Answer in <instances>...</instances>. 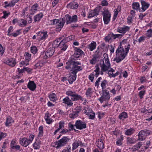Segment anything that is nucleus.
<instances>
[{"label": "nucleus", "instance_id": "52", "mask_svg": "<svg viewBox=\"0 0 152 152\" xmlns=\"http://www.w3.org/2000/svg\"><path fill=\"white\" fill-rule=\"evenodd\" d=\"M108 74L110 77H115L117 75L119 74V72H117L115 73L114 74H113V73L111 74L110 73H108Z\"/></svg>", "mask_w": 152, "mask_h": 152}, {"label": "nucleus", "instance_id": "18", "mask_svg": "<svg viewBox=\"0 0 152 152\" xmlns=\"http://www.w3.org/2000/svg\"><path fill=\"white\" fill-rule=\"evenodd\" d=\"M6 63L12 67L14 66L16 64L15 60L13 58L8 59L6 61Z\"/></svg>", "mask_w": 152, "mask_h": 152}, {"label": "nucleus", "instance_id": "57", "mask_svg": "<svg viewBox=\"0 0 152 152\" xmlns=\"http://www.w3.org/2000/svg\"><path fill=\"white\" fill-rule=\"evenodd\" d=\"M3 13L4 14V15L3 16L2 18H6L8 16V15L10 14V12L7 13V12L6 11H3Z\"/></svg>", "mask_w": 152, "mask_h": 152}, {"label": "nucleus", "instance_id": "53", "mask_svg": "<svg viewBox=\"0 0 152 152\" xmlns=\"http://www.w3.org/2000/svg\"><path fill=\"white\" fill-rule=\"evenodd\" d=\"M7 136V134L5 133H4L2 132H0V140H1L2 138H4Z\"/></svg>", "mask_w": 152, "mask_h": 152}, {"label": "nucleus", "instance_id": "15", "mask_svg": "<svg viewBox=\"0 0 152 152\" xmlns=\"http://www.w3.org/2000/svg\"><path fill=\"white\" fill-rule=\"evenodd\" d=\"M65 43L64 42V40H62L58 44H56V45H58L57 47H59L61 49V51H64L67 48V45L65 44Z\"/></svg>", "mask_w": 152, "mask_h": 152}, {"label": "nucleus", "instance_id": "58", "mask_svg": "<svg viewBox=\"0 0 152 152\" xmlns=\"http://www.w3.org/2000/svg\"><path fill=\"white\" fill-rule=\"evenodd\" d=\"M68 126L69 128H70V129H69V130L70 131L74 129V125L70 123L69 124Z\"/></svg>", "mask_w": 152, "mask_h": 152}, {"label": "nucleus", "instance_id": "32", "mask_svg": "<svg viewBox=\"0 0 152 152\" xmlns=\"http://www.w3.org/2000/svg\"><path fill=\"white\" fill-rule=\"evenodd\" d=\"M92 90V89L91 88H88L86 94L87 97H91L92 94L93 93V91Z\"/></svg>", "mask_w": 152, "mask_h": 152}, {"label": "nucleus", "instance_id": "10", "mask_svg": "<svg viewBox=\"0 0 152 152\" xmlns=\"http://www.w3.org/2000/svg\"><path fill=\"white\" fill-rule=\"evenodd\" d=\"M55 51V48L54 47L49 48L45 53L44 57V58L47 59L48 58L51 56L53 55Z\"/></svg>", "mask_w": 152, "mask_h": 152}, {"label": "nucleus", "instance_id": "41", "mask_svg": "<svg viewBox=\"0 0 152 152\" xmlns=\"http://www.w3.org/2000/svg\"><path fill=\"white\" fill-rule=\"evenodd\" d=\"M112 35L113 37V39H115L116 38H121L123 35L122 34H114L113 33H112Z\"/></svg>", "mask_w": 152, "mask_h": 152}, {"label": "nucleus", "instance_id": "21", "mask_svg": "<svg viewBox=\"0 0 152 152\" xmlns=\"http://www.w3.org/2000/svg\"><path fill=\"white\" fill-rule=\"evenodd\" d=\"M20 143L23 146L26 147L31 142L27 138H23L20 140Z\"/></svg>", "mask_w": 152, "mask_h": 152}, {"label": "nucleus", "instance_id": "55", "mask_svg": "<svg viewBox=\"0 0 152 152\" xmlns=\"http://www.w3.org/2000/svg\"><path fill=\"white\" fill-rule=\"evenodd\" d=\"M72 22H76L77 19V16L76 15H74L73 16L72 18Z\"/></svg>", "mask_w": 152, "mask_h": 152}, {"label": "nucleus", "instance_id": "30", "mask_svg": "<svg viewBox=\"0 0 152 152\" xmlns=\"http://www.w3.org/2000/svg\"><path fill=\"white\" fill-rule=\"evenodd\" d=\"M96 46V42H94L88 45V48L91 51H92L95 48Z\"/></svg>", "mask_w": 152, "mask_h": 152}, {"label": "nucleus", "instance_id": "64", "mask_svg": "<svg viewBox=\"0 0 152 152\" xmlns=\"http://www.w3.org/2000/svg\"><path fill=\"white\" fill-rule=\"evenodd\" d=\"M71 148L70 147H68L67 149H64L62 152H71Z\"/></svg>", "mask_w": 152, "mask_h": 152}, {"label": "nucleus", "instance_id": "42", "mask_svg": "<svg viewBox=\"0 0 152 152\" xmlns=\"http://www.w3.org/2000/svg\"><path fill=\"white\" fill-rule=\"evenodd\" d=\"M39 133L38 134V136L41 137L43 135V127L42 126H40L39 127Z\"/></svg>", "mask_w": 152, "mask_h": 152}, {"label": "nucleus", "instance_id": "26", "mask_svg": "<svg viewBox=\"0 0 152 152\" xmlns=\"http://www.w3.org/2000/svg\"><path fill=\"white\" fill-rule=\"evenodd\" d=\"M80 111V109H79L78 110L75 111L73 113L69 114V116L70 118L73 119L77 117L78 116V114Z\"/></svg>", "mask_w": 152, "mask_h": 152}, {"label": "nucleus", "instance_id": "4", "mask_svg": "<svg viewBox=\"0 0 152 152\" xmlns=\"http://www.w3.org/2000/svg\"><path fill=\"white\" fill-rule=\"evenodd\" d=\"M104 60L105 64H104L103 60L100 61V67L102 70L106 72L107 71L110 67V64L109 61L108 56H107V58L104 57Z\"/></svg>", "mask_w": 152, "mask_h": 152}, {"label": "nucleus", "instance_id": "62", "mask_svg": "<svg viewBox=\"0 0 152 152\" xmlns=\"http://www.w3.org/2000/svg\"><path fill=\"white\" fill-rule=\"evenodd\" d=\"M102 4L103 6H106L108 4V3L107 1L103 0L102 2Z\"/></svg>", "mask_w": 152, "mask_h": 152}, {"label": "nucleus", "instance_id": "20", "mask_svg": "<svg viewBox=\"0 0 152 152\" xmlns=\"http://www.w3.org/2000/svg\"><path fill=\"white\" fill-rule=\"evenodd\" d=\"M78 4L76 2H71L67 5V7L70 9H77L78 7Z\"/></svg>", "mask_w": 152, "mask_h": 152}, {"label": "nucleus", "instance_id": "2", "mask_svg": "<svg viewBox=\"0 0 152 152\" xmlns=\"http://www.w3.org/2000/svg\"><path fill=\"white\" fill-rule=\"evenodd\" d=\"M129 46L130 45H128L127 47L125 48V50H124L121 45L120 44L116 51V56L114 61H116L117 63H118L123 60L128 52Z\"/></svg>", "mask_w": 152, "mask_h": 152}, {"label": "nucleus", "instance_id": "17", "mask_svg": "<svg viewBox=\"0 0 152 152\" xmlns=\"http://www.w3.org/2000/svg\"><path fill=\"white\" fill-rule=\"evenodd\" d=\"M39 37V39L42 40L45 39L47 37V31L39 32L37 35Z\"/></svg>", "mask_w": 152, "mask_h": 152}, {"label": "nucleus", "instance_id": "19", "mask_svg": "<svg viewBox=\"0 0 152 152\" xmlns=\"http://www.w3.org/2000/svg\"><path fill=\"white\" fill-rule=\"evenodd\" d=\"M27 87L31 90L34 91L35 89L36 86L34 81H31L29 82Z\"/></svg>", "mask_w": 152, "mask_h": 152}, {"label": "nucleus", "instance_id": "1", "mask_svg": "<svg viewBox=\"0 0 152 152\" xmlns=\"http://www.w3.org/2000/svg\"><path fill=\"white\" fill-rule=\"evenodd\" d=\"M76 57L72 58L66 62V66L65 68L66 69H69L72 70L68 78V80L69 83L72 84L76 80V73L79 71L82 70V68L81 66H78L81 64L79 62L76 61Z\"/></svg>", "mask_w": 152, "mask_h": 152}, {"label": "nucleus", "instance_id": "39", "mask_svg": "<svg viewBox=\"0 0 152 152\" xmlns=\"http://www.w3.org/2000/svg\"><path fill=\"white\" fill-rule=\"evenodd\" d=\"M76 52L75 54L77 55H82L84 54V52L83 51L79 48H77L76 50Z\"/></svg>", "mask_w": 152, "mask_h": 152}, {"label": "nucleus", "instance_id": "37", "mask_svg": "<svg viewBox=\"0 0 152 152\" xmlns=\"http://www.w3.org/2000/svg\"><path fill=\"white\" fill-rule=\"evenodd\" d=\"M27 24V22L26 20H24L21 19L19 23V25L20 26H25Z\"/></svg>", "mask_w": 152, "mask_h": 152}, {"label": "nucleus", "instance_id": "43", "mask_svg": "<svg viewBox=\"0 0 152 152\" xmlns=\"http://www.w3.org/2000/svg\"><path fill=\"white\" fill-rule=\"evenodd\" d=\"M50 23L51 25H56L57 24L58 22H59V20L55 19L50 20Z\"/></svg>", "mask_w": 152, "mask_h": 152}, {"label": "nucleus", "instance_id": "33", "mask_svg": "<svg viewBox=\"0 0 152 152\" xmlns=\"http://www.w3.org/2000/svg\"><path fill=\"white\" fill-rule=\"evenodd\" d=\"M13 122L11 117H9L7 118L6 121L5 123V125L6 126H9L10 124Z\"/></svg>", "mask_w": 152, "mask_h": 152}, {"label": "nucleus", "instance_id": "63", "mask_svg": "<svg viewBox=\"0 0 152 152\" xmlns=\"http://www.w3.org/2000/svg\"><path fill=\"white\" fill-rule=\"evenodd\" d=\"M145 38V37L142 36L140 37V38L138 39V42H142L143 41Z\"/></svg>", "mask_w": 152, "mask_h": 152}, {"label": "nucleus", "instance_id": "54", "mask_svg": "<svg viewBox=\"0 0 152 152\" xmlns=\"http://www.w3.org/2000/svg\"><path fill=\"white\" fill-rule=\"evenodd\" d=\"M142 142H139L136 145H134V146L135 147V148H137V150L139 149L141 146L142 145Z\"/></svg>", "mask_w": 152, "mask_h": 152}, {"label": "nucleus", "instance_id": "23", "mask_svg": "<svg viewBox=\"0 0 152 152\" xmlns=\"http://www.w3.org/2000/svg\"><path fill=\"white\" fill-rule=\"evenodd\" d=\"M50 114L48 113H46L45 116V119L48 124H50L53 122V121L50 118Z\"/></svg>", "mask_w": 152, "mask_h": 152}, {"label": "nucleus", "instance_id": "24", "mask_svg": "<svg viewBox=\"0 0 152 152\" xmlns=\"http://www.w3.org/2000/svg\"><path fill=\"white\" fill-rule=\"evenodd\" d=\"M63 24L62 22L59 20V22H58L56 25V30L58 31H60L63 26Z\"/></svg>", "mask_w": 152, "mask_h": 152}, {"label": "nucleus", "instance_id": "6", "mask_svg": "<svg viewBox=\"0 0 152 152\" xmlns=\"http://www.w3.org/2000/svg\"><path fill=\"white\" fill-rule=\"evenodd\" d=\"M151 133V132L149 130L145 129L140 131L138 134V140H144L146 137Z\"/></svg>", "mask_w": 152, "mask_h": 152}, {"label": "nucleus", "instance_id": "12", "mask_svg": "<svg viewBox=\"0 0 152 152\" xmlns=\"http://www.w3.org/2000/svg\"><path fill=\"white\" fill-rule=\"evenodd\" d=\"M99 10V7H96L93 11H91L89 12L88 18L97 15Z\"/></svg>", "mask_w": 152, "mask_h": 152}, {"label": "nucleus", "instance_id": "47", "mask_svg": "<svg viewBox=\"0 0 152 152\" xmlns=\"http://www.w3.org/2000/svg\"><path fill=\"white\" fill-rule=\"evenodd\" d=\"M33 147L34 149H38L40 148L39 144V143L35 142L33 145Z\"/></svg>", "mask_w": 152, "mask_h": 152}, {"label": "nucleus", "instance_id": "27", "mask_svg": "<svg viewBox=\"0 0 152 152\" xmlns=\"http://www.w3.org/2000/svg\"><path fill=\"white\" fill-rule=\"evenodd\" d=\"M136 142V140L135 139L130 137H128L127 138V144L128 145L134 143Z\"/></svg>", "mask_w": 152, "mask_h": 152}, {"label": "nucleus", "instance_id": "35", "mask_svg": "<svg viewBox=\"0 0 152 152\" xmlns=\"http://www.w3.org/2000/svg\"><path fill=\"white\" fill-rule=\"evenodd\" d=\"M66 18V23L68 24L72 22V18L68 14L66 15H65Z\"/></svg>", "mask_w": 152, "mask_h": 152}, {"label": "nucleus", "instance_id": "45", "mask_svg": "<svg viewBox=\"0 0 152 152\" xmlns=\"http://www.w3.org/2000/svg\"><path fill=\"white\" fill-rule=\"evenodd\" d=\"M31 54L27 53H26L25 54V58L26 59V60H27L28 61L30 60V58L31 56Z\"/></svg>", "mask_w": 152, "mask_h": 152}, {"label": "nucleus", "instance_id": "9", "mask_svg": "<svg viewBox=\"0 0 152 152\" xmlns=\"http://www.w3.org/2000/svg\"><path fill=\"white\" fill-rule=\"evenodd\" d=\"M75 126L76 129L80 130L86 128V124L80 120L76 121Z\"/></svg>", "mask_w": 152, "mask_h": 152}, {"label": "nucleus", "instance_id": "38", "mask_svg": "<svg viewBox=\"0 0 152 152\" xmlns=\"http://www.w3.org/2000/svg\"><path fill=\"white\" fill-rule=\"evenodd\" d=\"M49 98L50 100L53 102H55L56 100V95L53 93L49 95Z\"/></svg>", "mask_w": 152, "mask_h": 152}, {"label": "nucleus", "instance_id": "61", "mask_svg": "<svg viewBox=\"0 0 152 152\" xmlns=\"http://www.w3.org/2000/svg\"><path fill=\"white\" fill-rule=\"evenodd\" d=\"M107 82V81L105 80H104L102 81L101 84V86L103 89V87L106 85V83Z\"/></svg>", "mask_w": 152, "mask_h": 152}, {"label": "nucleus", "instance_id": "14", "mask_svg": "<svg viewBox=\"0 0 152 152\" xmlns=\"http://www.w3.org/2000/svg\"><path fill=\"white\" fill-rule=\"evenodd\" d=\"M141 3L142 4V7L140 10V12H144L149 7V4L146 3L145 1L141 0Z\"/></svg>", "mask_w": 152, "mask_h": 152}, {"label": "nucleus", "instance_id": "48", "mask_svg": "<svg viewBox=\"0 0 152 152\" xmlns=\"http://www.w3.org/2000/svg\"><path fill=\"white\" fill-rule=\"evenodd\" d=\"M123 140V138L122 136L121 137L120 139H119L116 142V144L118 145H121L122 144L121 141Z\"/></svg>", "mask_w": 152, "mask_h": 152}, {"label": "nucleus", "instance_id": "13", "mask_svg": "<svg viewBox=\"0 0 152 152\" xmlns=\"http://www.w3.org/2000/svg\"><path fill=\"white\" fill-rule=\"evenodd\" d=\"M130 29L129 27L128 26H124L123 27H118L117 30V32L124 34L127 31H129Z\"/></svg>", "mask_w": 152, "mask_h": 152}, {"label": "nucleus", "instance_id": "22", "mask_svg": "<svg viewBox=\"0 0 152 152\" xmlns=\"http://www.w3.org/2000/svg\"><path fill=\"white\" fill-rule=\"evenodd\" d=\"M82 144V142L81 141H75L72 144L73 146L72 150L73 151L74 150L78 147L79 145H81Z\"/></svg>", "mask_w": 152, "mask_h": 152}, {"label": "nucleus", "instance_id": "40", "mask_svg": "<svg viewBox=\"0 0 152 152\" xmlns=\"http://www.w3.org/2000/svg\"><path fill=\"white\" fill-rule=\"evenodd\" d=\"M37 47L35 46H32L31 47V52L33 54H34L37 52Z\"/></svg>", "mask_w": 152, "mask_h": 152}, {"label": "nucleus", "instance_id": "16", "mask_svg": "<svg viewBox=\"0 0 152 152\" xmlns=\"http://www.w3.org/2000/svg\"><path fill=\"white\" fill-rule=\"evenodd\" d=\"M72 101V99H70L68 96L66 97L63 100V103L70 106H72L73 104V103L71 102Z\"/></svg>", "mask_w": 152, "mask_h": 152}, {"label": "nucleus", "instance_id": "56", "mask_svg": "<svg viewBox=\"0 0 152 152\" xmlns=\"http://www.w3.org/2000/svg\"><path fill=\"white\" fill-rule=\"evenodd\" d=\"M38 7V4H34L33 5L32 7L31 10L37 11V8Z\"/></svg>", "mask_w": 152, "mask_h": 152}, {"label": "nucleus", "instance_id": "25", "mask_svg": "<svg viewBox=\"0 0 152 152\" xmlns=\"http://www.w3.org/2000/svg\"><path fill=\"white\" fill-rule=\"evenodd\" d=\"M43 16V14L42 13H40L35 16L34 17V22H36L37 21H39L40 19L42 18Z\"/></svg>", "mask_w": 152, "mask_h": 152}, {"label": "nucleus", "instance_id": "50", "mask_svg": "<svg viewBox=\"0 0 152 152\" xmlns=\"http://www.w3.org/2000/svg\"><path fill=\"white\" fill-rule=\"evenodd\" d=\"M13 31V27L12 26H10L8 30L7 35L9 36L11 35L12 34H10V33L12 32Z\"/></svg>", "mask_w": 152, "mask_h": 152}, {"label": "nucleus", "instance_id": "34", "mask_svg": "<svg viewBox=\"0 0 152 152\" xmlns=\"http://www.w3.org/2000/svg\"><path fill=\"white\" fill-rule=\"evenodd\" d=\"M112 33H111L108 34L107 36L105 37V40L106 41L109 42L110 40H113V37L112 35Z\"/></svg>", "mask_w": 152, "mask_h": 152}, {"label": "nucleus", "instance_id": "8", "mask_svg": "<svg viewBox=\"0 0 152 152\" xmlns=\"http://www.w3.org/2000/svg\"><path fill=\"white\" fill-rule=\"evenodd\" d=\"M110 98L109 91L107 90H104L103 91L102 95L99 99V100L102 103L104 101L109 100Z\"/></svg>", "mask_w": 152, "mask_h": 152}, {"label": "nucleus", "instance_id": "31", "mask_svg": "<svg viewBox=\"0 0 152 152\" xmlns=\"http://www.w3.org/2000/svg\"><path fill=\"white\" fill-rule=\"evenodd\" d=\"M132 8L136 10H139L140 11V5L138 2H134L132 4Z\"/></svg>", "mask_w": 152, "mask_h": 152}, {"label": "nucleus", "instance_id": "28", "mask_svg": "<svg viewBox=\"0 0 152 152\" xmlns=\"http://www.w3.org/2000/svg\"><path fill=\"white\" fill-rule=\"evenodd\" d=\"M75 38V36L74 35H72L66 37L65 39H63L62 40H64V42L66 43L74 39Z\"/></svg>", "mask_w": 152, "mask_h": 152}, {"label": "nucleus", "instance_id": "36", "mask_svg": "<svg viewBox=\"0 0 152 152\" xmlns=\"http://www.w3.org/2000/svg\"><path fill=\"white\" fill-rule=\"evenodd\" d=\"M134 132V130L133 128H131L127 130L125 132V134L127 135H130L133 134Z\"/></svg>", "mask_w": 152, "mask_h": 152}, {"label": "nucleus", "instance_id": "5", "mask_svg": "<svg viewBox=\"0 0 152 152\" xmlns=\"http://www.w3.org/2000/svg\"><path fill=\"white\" fill-rule=\"evenodd\" d=\"M103 10L104 11H102V14L103 21L105 24H107L110 21L111 15L107 9L105 8Z\"/></svg>", "mask_w": 152, "mask_h": 152}, {"label": "nucleus", "instance_id": "11", "mask_svg": "<svg viewBox=\"0 0 152 152\" xmlns=\"http://www.w3.org/2000/svg\"><path fill=\"white\" fill-rule=\"evenodd\" d=\"M104 142L103 138L102 137L100 139H98L96 141V144L100 149H102L104 148Z\"/></svg>", "mask_w": 152, "mask_h": 152}, {"label": "nucleus", "instance_id": "7", "mask_svg": "<svg viewBox=\"0 0 152 152\" xmlns=\"http://www.w3.org/2000/svg\"><path fill=\"white\" fill-rule=\"evenodd\" d=\"M66 94L67 95L71 96L73 101H77L82 99V97L80 95L77 94L75 92L69 91L66 92Z\"/></svg>", "mask_w": 152, "mask_h": 152}, {"label": "nucleus", "instance_id": "46", "mask_svg": "<svg viewBox=\"0 0 152 152\" xmlns=\"http://www.w3.org/2000/svg\"><path fill=\"white\" fill-rule=\"evenodd\" d=\"M94 73V72H92L91 75L89 76V79L91 80V82H93L94 80V76L95 75Z\"/></svg>", "mask_w": 152, "mask_h": 152}, {"label": "nucleus", "instance_id": "59", "mask_svg": "<svg viewBox=\"0 0 152 152\" xmlns=\"http://www.w3.org/2000/svg\"><path fill=\"white\" fill-rule=\"evenodd\" d=\"M19 34V31L17 30L16 32L12 34L11 35L13 36L14 37H16Z\"/></svg>", "mask_w": 152, "mask_h": 152}, {"label": "nucleus", "instance_id": "29", "mask_svg": "<svg viewBox=\"0 0 152 152\" xmlns=\"http://www.w3.org/2000/svg\"><path fill=\"white\" fill-rule=\"evenodd\" d=\"M128 115L126 113L124 112L119 115V118L120 119L124 120L127 117Z\"/></svg>", "mask_w": 152, "mask_h": 152}, {"label": "nucleus", "instance_id": "44", "mask_svg": "<svg viewBox=\"0 0 152 152\" xmlns=\"http://www.w3.org/2000/svg\"><path fill=\"white\" fill-rule=\"evenodd\" d=\"M89 115V118L91 119H94L95 117V114L94 113L91 112L90 113H88Z\"/></svg>", "mask_w": 152, "mask_h": 152}, {"label": "nucleus", "instance_id": "3", "mask_svg": "<svg viewBox=\"0 0 152 152\" xmlns=\"http://www.w3.org/2000/svg\"><path fill=\"white\" fill-rule=\"evenodd\" d=\"M70 139L66 137H64L60 140L55 142L56 147L58 148L64 146L67 144L69 142Z\"/></svg>", "mask_w": 152, "mask_h": 152}, {"label": "nucleus", "instance_id": "60", "mask_svg": "<svg viewBox=\"0 0 152 152\" xmlns=\"http://www.w3.org/2000/svg\"><path fill=\"white\" fill-rule=\"evenodd\" d=\"M145 93V91H141L139 93V95L141 99L142 98V96L144 95Z\"/></svg>", "mask_w": 152, "mask_h": 152}, {"label": "nucleus", "instance_id": "51", "mask_svg": "<svg viewBox=\"0 0 152 152\" xmlns=\"http://www.w3.org/2000/svg\"><path fill=\"white\" fill-rule=\"evenodd\" d=\"M147 34L148 37H151L152 35V29H150L147 31Z\"/></svg>", "mask_w": 152, "mask_h": 152}, {"label": "nucleus", "instance_id": "49", "mask_svg": "<svg viewBox=\"0 0 152 152\" xmlns=\"http://www.w3.org/2000/svg\"><path fill=\"white\" fill-rule=\"evenodd\" d=\"M64 121H61L59 123V128L58 129H59L60 130L61 129H62V128H64Z\"/></svg>", "mask_w": 152, "mask_h": 152}]
</instances>
